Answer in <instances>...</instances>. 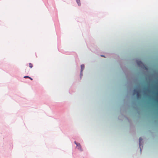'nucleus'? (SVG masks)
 Listing matches in <instances>:
<instances>
[{"label": "nucleus", "mask_w": 158, "mask_h": 158, "mask_svg": "<svg viewBox=\"0 0 158 158\" xmlns=\"http://www.w3.org/2000/svg\"><path fill=\"white\" fill-rule=\"evenodd\" d=\"M135 80H136V81H137V79L136 78L135 79Z\"/></svg>", "instance_id": "obj_18"}, {"label": "nucleus", "mask_w": 158, "mask_h": 158, "mask_svg": "<svg viewBox=\"0 0 158 158\" xmlns=\"http://www.w3.org/2000/svg\"><path fill=\"white\" fill-rule=\"evenodd\" d=\"M121 117V116H118V120H121V121H123V119H120V118Z\"/></svg>", "instance_id": "obj_15"}, {"label": "nucleus", "mask_w": 158, "mask_h": 158, "mask_svg": "<svg viewBox=\"0 0 158 158\" xmlns=\"http://www.w3.org/2000/svg\"><path fill=\"white\" fill-rule=\"evenodd\" d=\"M135 62L138 67L143 69H146L147 70H148L147 67L140 60H136Z\"/></svg>", "instance_id": "obj_1"}, {"label": "nucleus", "mask_w": 158, "mask_h": 158, "mask_svg": "<svg viewBox=\"0 0 158 158\" xmlns=\"http://www.w3.org/2000/svg\"><path fill=\"white\" fill-rule=\"evenodd\" d=\"M143 143L144 141L143 139L141 137H140L139 139V146L141 154L143 149Z\"/></svg>", "instance_id": "obj_4"}, {"label": "nucleus", "mask_w": 158, "mask_h": 158, "mask_svg": "<svg viewBox=\"0 0 158 158\" xmlns=\"http://www.w3.org/2000/svg\"><path fill=\"white\" fill-rule=\"evenodd\" d=\"M29 67L30 68H32L33 66L32 64L31 63H29Z\"/></svg>", "instance_id": "obj_11"}, {"label": "nucleus", "mask_w": 158, "mask_h": 158, "mask_svg": "<svg viewBox=\"0 0 158 158\" xmlns=\"http://www.w3.org/2000/svg\"><path fill=\"white\" fill-rule=\"evenodd\" d=\"M121 116L125 118L127 120L129 119V118L125 115H124L123 114H122V115H121Z\"/></svg>", "instance_id": "obj_9"}, {"label": "nucleus", "mask_w": 158, "mask_h": 158, "mask_svg": "<svg viewBox=\"0 0 158 158\" xmlns=\"http://www.w3.org/2000/svg\"><path fill=\"white\" fill-rule=\"evenodd\" d=\"M120 65L123 72L125 74L126 77H127L129 74V72L127 68L125 65H124L123 64H122L121 63H120Z\"/></svg>", "instance_id": "obj_2"}, {"label": "nucleus", "mask_w": 158, "mask_h": 158, "mask_svg": "<svg viewBox=\"0 0 158 158\" xmlns=\"http://www.w3.org/2000/svg\"><path fill=\"white\" fill-rule=\"evenodd\" d=\"M77 143V142L76 141H75L74 142V143L75 144H76Z\"/></svg>", "instance_id": "obj_16"}, {"label": "nucleus", "mask_w": 158, "mask_h": 158, "mask_svg": "<svg viewBox=\"0 0 158 158\" xmlns=\"http://www.w3.org/2000/svg\"><path fill=\"white\" fill-rule=\"evenodd\" d=\"M77 148H78V149H79V150H80L82 152L83 151V149H82V148H81V145H80V146H79V147H78Z\"/></svg>", "instance_id": "obj_10"}, {"label": "nucleus", "mask_w": 158, "mask_h": 158, "mask_svg": "<svg viewBox=\"0 0 158 158\" xmlns=\"http://www.w3.org/2000/svg\"><path fill=\"white\" fill-rule=\"evenodd\" d=\"M132 103H133V105L135 106H134V108H135L137 106L136 105V104L135 102H133Z\"/></svg>", "instance_id": "obj_12"}, {"label": "nucleus", "mask_w": 158, "mask_h": 158, "mask_svg": "<svg viewBox=\"0 0 158 158\" xmlns=\"http://www.w3.org/2000/svg\"><path fill=\"white\" fill-rule=\"evenodd\" d=\"M128 122L130 123V132L131 133H135V126L133 123L132 121L130 119L128 120Z\"/></svg>", "instance_id": "obj_3"}, {"label": "nucleus", "mask_w": 158, "mask_h": 158, "mask_svg": "<svg viewBox=\"0 0 158 158\" xmlns=\"http://www.w3.org/2000/svg\"><path fill=\"white\" fill-rule=\"evenodd\" d=\"M138 113H139V111H138Z\"/></svg>", "instance_id": "obj_20"}, {"label": "nucleus", "mask_w": 158, "mask_h": 158, "mask_svg": "<svg viewBox=\"0 0 158 158\" xmlns=\"http://www.w3.org/2000/svg\"><path fill=\"white\" fill-rule=\"evenodd\" d=\"M137 88H139V86H137Z\"/></svg>", "instance_id": "obj_17"}, {"label": "nucleus", "mask_w": 158, "mask_h": 158, "mask_svg": "<svg viewBox=\"0 0 158 158\" xmlns=\"http://www.w3.org/2000/svg\"><path fill=\"white\" fill-rule=\"evenodd\" d=\"M126 108L125 107H124L123 106H121V107H120V113H121V115H122V114H123L126 111Z\"/></svg>", "instance_id": "obj_6"}, {"label": "nucleus", "mask_w": 158, "mask_h": 158, "mask_svg": "<svg viewBox=\"0 0 158 158\" xmlns=\"http://www.w3.org/2000/svg\"><path fill=\"white\" fill-rule=\"evenodd\" d=\"M85 68V65L84 64H82L81 65V69H80V78L81 79L82 78V76H83V71Z\"/></svg>", "instance_id": "obj_5"}, {"label": "nucleus", "mask_w": 158, "mask_h": 158, "mask_svg": "<svg viewBox=\"0 0 158 158\" xmlns=\"http://www.w3.org/2000/svg\"><path fill=\"white\" fill-rule=\"evenodd\" d=\"M76 145L77 147H78L79 146H80V145H81L80 144V143H78V142H77V143L76 144Z\"/></svg>", "instance_id": "obj_13"}, {"label": "nucleus", "mask_w": 158, "mask_h": 158, "mask_svg": "<svg viewBox=\"0 0 158 158\" xmlns=\"http://www.w3.org/2000/svg\"><path fill=\"white\" fill-rule=\"evenodd\" d=\"M23 78H29L31 80H33V78L31 77H30L28 76H25L23 77Z\"/></svg>", "instance_id": "obj_7"}, {"label": "nucleus", "mask_w": 158, "mask_h": 158, "mask_svg": "<svg viewBox=\"0 0 158 158\" xmlns=\"http://www.w3.org/2000/svg\"><path fill=\"white\" fill-rule=\"evenodd\" d=\"M76 1L78 5L79 6H80L81 5V2L80 0H76Z\"/></svg>", "instance_id": "obj_8"}, {"label": "nucleus", "mask_w": 158, "mask_h": 158, "mask_svg": "<svg viewBox=\"0 0 158 158\" xmlns=\"http://www.w3.org/2000/svg\"><path fill=\"white\" fill-rule=\"evenodd\" d=\"M154 122L155 123H156V121H155Z\"/></svg>", "instance_id": "obj_19"}, {"label": "nucleus", "mask_w": 158, "mask_h": 158, "mask_svg": "<svg viewBox=\"0 0 158 158\" xmlns=\"http://www.w3.org/2000/svg\"><path fill=\"white\" fill-rule=\"evenodd\" d=\"M100 56L101 57H104V58H106V56L105 55H102V54L101 55H100Z\"/></svg>", "instance_id": "obj_14"}]
</instances>
